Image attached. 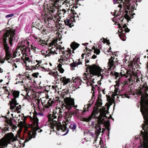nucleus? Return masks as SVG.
<instances>
[{"mask_svg":"<svg viewBox=\"0 0 148 148\" xmlns=\"http://www.w3.org/2000/svg\"><path fill=\"white\" fill-rule=\"evenodd\" d=\"M49 74L50 75H52V76H54L55 78L57 77V75H58L57 72H52L51 71V72H49Z\"/></svg>","mask_w":148,"mask_h":148,"instance_id":"37","label":"nucleus"},{"mask_svg":"<svg viewBox=\"0 0 148 148\" xmlns=\"http://www.w3.org/2000/svg\"><path fill=\"white\" fill-rule=\"evenodd\" d=\"M11 115L12 116V117H14L13 116V114H11Z\"/></svg>","mask_w":148,"mask_h":148,"instance_id":"61","label":"nucleus"},{"mask_svg":"<svg viewBox=\"0 0 148 148\" xmlns=\"http://www.w3.org/2000/svg\"><path fill=\"white\" fill-rule=\"evenodd\" d=\"M14 16V14H10V17H11Z\"/></svg>","mask_w":148,"mask_h":148,"instance_id":"55","label":"nucleus"},{"mask_svg":"<svg viewBox=\"0 0 148 148\" xmlns=\"http://www.w3.org/2000/svg\"><path fill=\"white\" fill-rule=\"evenodd\" d=\"M57 45V44L54 41H52L51 43H49L48 45V46L52 47L51 51L50 52L47 53V51H46V53H44V51L42 50L41 51V53L43 56H45V57L46 56H50L52 53L53 54H54L55 53L57 54V53L56 52V51L55 50V47Z\"/></svg>","mask_w":148,"mask_h":148,"instance_id":"11","label":"nucleus"},{"mask_svg":"<svg viewBox=\"0 0 148 148\" xmlns=\"http://www.w3.org/2000/svg\"><path fill=\"white\" fill-rule=\"evenodd\" d=\"M102 92H103V93L104 94H105V93H104V90H102Z\"/></svg>","mask_w":148,"mask_h":148,"instance_id":"58","label":"nucleus"},{"mask_svg":"<svg viewBox=\"0 0 148 148\" xmlns=\"http://www.w3.org/2000/svg\"><path fill=\"white\" fill-rule=\"evenodd\" d=\"M111 48L110 47V48H109V49L108 50V53L110 52H111Z\"/></svg>","mask_w":148,"mask_h":148,"instance_id":"50","label":"nucleus"},{"mask_svg":"<svg viewBox=\"0 0 148 148\" xmlns=\"http://www.w3.org/2000/svg\"><path fill=\"white\" fill-rule=\"evenodd\" d=\"M96 56L94 54L92 56V58L95 59L96 58Z\"/></svg>","mask_w":148,"mask_h":148,"instance_id":"48","label":"nucleus"},{"mask_svg":"<svg viewBox=\"0 0 148 148\" xmlns=\"http://www.w3.org/2000/svg\"><path fill=\"white\" fill-rule=\"evenodd\" d=\"M7 116L5 115L2 116V117L4 119V121L5 123L4 125V127L2 129V133H5L7 132V131L9 130V119L8 117Z\"/></svg>","mask_w":148,"mask_h":148,"instance_id":"17","label":"nucleus"},{"mask_svg":"<svg viewBox=\"0 0 148 148\" xmlns=\"http://www.w3.org/2000/svg\"><path fill=\"white\" fill-rule=\"evenodd\" d=\"M26 119V118L25 117H22V120H23V122H24L25 121Z\"/></svg>","mask_w":148,"mask_h":148,"instance_id":"47","label":"nucleus"},{"mask_svg":"<svg viewBox=\"0 0 148 148\" xmlns=\"http://www.w3.org/2000/svg\"><path fill=\"white\" fill-rule=\"evenodd\" d=\"M36 62L38 63L35 66H32L33 68L34 69H38L40 71H48V70H49V69H46L44 67L40 66L39 64H41L42 62L41 60H36Z\"/></svg>","mask_w":148,"mask_h":148,"instance_id":"20","label":"nucleus"},{"mask_svg":"<svg viewBox=\"0 0 148 148\" xmlns=\"http://www.w3.org/2000/svg\"><path fill=\"white\" fill-rule=\"evenodd\" d=\"M114 86L115 87V90L114 92V96H116L118 95V93H119L120 91L119 88V82H116V85H114Z\"/></svg>","mask_w":148,"mask_h":148,"instance_id":"26","label":"nucleus"},{"mask_svg":"<svg viewBox=\"0 0 148 148\" xmlns=\"http://www.w3.org/2000/svg\"><path fill=\"white\" fill-rule=\"evenodd\" d=\"M3 72V70L1 68L0 69V72L2 73Z\"/></svg>","mask_w":148,"mask_h":148,"instance_id":"56","label":"nucleus"},{"mask_svg":"<svg viewBox=\"0 0 148 148\" xmlns=\"http://www.w3.org/2000/svg\"><path fill=\"white\" fill-rule=\"evenodd\" d=\"M88 43H85V44H83V45H85V46H86V44H88Z\"/></svg>","mask_w":148,"mask_h":148,"instance_id":"59","label":"nucleus"},{"mask_svg":"<svg viewBox=\"0 0 148 148\" xmlns=\"http://www.w3.org/2000/svg\"><path fill=\"white\" fill-rule=\"evenodd\" d=\"M20 92L19 91L12 90L10 91V105L11 103L12 106H15L16 104L17 99L19 98Z\"/></svg>","mask_w":148,"mask_h":148,"instance_id":"10","label":"nucleus"},{"mask_svg":"<svg viewBox=\"0 0 148 148\" xmlns=\"http://www.w3.org/2000/svg\"><path fill=\"white\" fill-rule=\"evenodd\" d=\"M69 79H66L65 77H63L61 78L60 80L62 81L64 85L67 84L69 81Z\"/></svg>","mask_w":148,"mask_h":148,"instance_id":"30","label":"nucleus"},{"mask_svg":"<svg viewBox=\"0 0 148 148\" xmlns=\"http://www.w3.org/2000/svg\"><path fill=\"white\" fill-rule=\"evenodd\" d=\"M15 29H12L10 27V45H12L14 42L15 35Z\"/></svg>","mask_w":148,"mask_h":148,"instance_id":"21","label":"nucleus"},{"mask_svg":"<svg viewBox=\"0 0 148 148\" xmlns=\"http://www.w3.org/2000/svg\"><path fill=\"white\" fill-rule=\"evenodd\" d=\"M90 108V105H89L88 104H87L84 106V107L83 108L84 110H80L82 112H85L88 111L89 109Z\"/></svg>","mask_w":148,"mask_h":148,"instance_id":"34","label":"nucleus"},{"mask_svg":"<svg viewBox=\"0 0 148 148\" xmlns=\"http://www.w3.org/2000/svg\"><path fill=\"white\" fill-rule=\"evenodd\" d=\"M58 117V114H50L48 115V122L47 124V125L51 128V132L53 131L56 132V131H58L61 130L64 131L66 130L65 126H63L60 123L58 122V119L57 117Z\"/></svg>","mask_w":148,"mask_h":148,"instance_id":"6","label":"nucleus"},{"mask_svg":"<svg viewBox=\"0 0 148 148\" xmlns=\"http://www.w3.org/2000/svg\"><path fill=\"white\" fill-rule=\"evenodd\" d=\"M85 54H86V53H85V54L83 53L82 55V58H84V56L85 55Z\"/></svg>","mask_w":148,"mask_h":148,"instance_id":"54","label":"nucleus"},{"mask_svg":"<svg viewBox=\"0 0 148 148\" xmlns=\"http://www.w3.org/2000/svg\"><path fill=\"white\" fill-rule=\"evenodd\" d=\"M23 83V81H22V82H20V81H18L16 83V84H19V83Z\"/></svg>","mask_w":148,"mask_h":148,"instance_id":"53","label":"nucleus"},{"mask_svg":"<svg viewBox=\"0 0 148 148\" xmlns=\"http://www.w3.org/2000/svg\"><path fill=\"white\" fill-rule=\"evenodd\" d=\"M61 64H59L58 66V70L61 73H62L64 71V69L61 67Z\"/></svg>","mask_w":148,"mask_h":148,"instance_id":"38","label":"nucleus"},{"mask_svg":"<svg viewBox=\"0 0 148 148\" xmlns=\"http://www.w3.org/2000/svg\"><path fill=\"white\" fill-rule=\"evenodd\" d=\"M126 72H122V71L121 70V72L120 73L121 76H125L126 78H128L129 79H130V80L132 82H135L136 81V82H140L139 79L137 77H135V78L134 79H133V78H132V75L131 74V72L130 71H128L127 70H125Z\"/></svg>","mask_w":148,"mask_h":148,"instance_id":"16","label":"nucleus"},{"mask_svg":"<svg viewBox=\"0 0 148 148\" xmlns=\"http://www.w3.org/2000/svg\"><path fill=\"white\" fill-rule=\"evenodd\" d=\"M38 41L40 42V45L42 46H45L46 45H47L48 44L45 40L39 39Z\"/></svg>","mask_w":148,"mask_h":148,"instance_id":"33","label":"nucleus"},{"mask_svg":"<svg viewBox=\"0 0 148 148\" xmlns=\"http://www.w3.org/2000/svg\"><path fill=\"white\" fill-rule=\"evenodd\" d=\"M68 130H67V132H66V134H67V133H68Z\"/></svg>","mask_w":148,"mask_h":148,"instance_id":"63","label":"nucleus"},{"mask_svg":"<svg viewBox=\"0 0 148 148\" xmlns=\"http://www.w3.org/2000/svg\"><path fill=\"white\" fill-rule=\"evenodd\" d=\"M17 0H10V2L12 3H14Z\"/></svg>","mask_w":148,"mask_h":148,"instance_id":"46","label":"nucleus"},{"mask_svg":"<svg viewBox=\"0 0 148 148\" xmlns=\"http://www.w3.org/2000/svg\"><path fill=\"white\" fill-rule=\"evenodd\" d=\"M7 114L8 115L9 114V111H8V112L7 113Z\"/></svg>","mask_w":148,"mask_h":148,"instance_id":"60","label":"nucleus"},{"mask_svg":"<svg viewBox=\"0 0 148 148\" xmlns=\"http://www.w3.org/2000/svg\"><path fill=\"white\" fill-rule=\"evenodd\" d=\"M81 62H77L76 64H78V65H79V64H81Z\"/></svg>","mask_w":148,"mask_h":148,"instance_id":"51","label":"nucleus"},{"mask_svg":"<svg viewBox=\"0 0 148 148\" xmlns=\"http://www.w3.org/2000/svg\"><path fill=\"white\" fill-rule=\"evenodd\" d=\"M21 53L19 49H16L15 53H14L13 55L10 54V66L12 70H15V68H16L18 66L20 62H18L17 59L14 58L17 56H20Z\"/></svg>","mask_w":148,"mask_h":148,"instance_id":"9","label":"nucleus"},{"mask_svg":"<svg viewBox=\"0 0 148 148\" xmlns=\"http://www.w3.org/2000/svg\"><path fill=\"white\" fill-rule=\"evenodd\" d=\"M75 12L73 11L72 12L71 14L72 15L71 16V17H68L66 18L65 20H64V23L65 24L69 27H71L72 26H73V23L75 22V18L76 17V16L77 15V14L76 13H75Z\"/></svg>","mask_w":148,"mask_h":148,"instance_id":"15","label":"nucleus"},{"mask_svg":"<svg viewBox=\"0 0 148 148\" xmlns=\"http://www.w3.org/2000/svg\"><path fill=\"white\" fill-rule=\"evenodd\" d=\"M24 60L25 63L27 64V62H28L32 66V65H34L33 63H35V60L33 61L32 56L29 57L27 55H25L24 58L23 59Z\"/></svg>","mask_w":148,"mask_h":148,"instance_id":"22","label":"nucleus"},{"mask_svg":"<svg viewBox=\"0 0 148 148\" xmlns=\"http://www.w3.org/2000/svg\"><path fill=\"white\" fill-rule=\"evenodd\" d=\"M79 110L77 109H76V110L73 111L71 110L70 111V113H69L66 114V116L67 117L70 118L72 116L73 114L78 115L79 114L78 112Z\"/></svg>","mask_w":148,"mask_h":148,"instance_id":"25","label":"nucleus"},{"mask_svg":"<svg viewBox=\"0 0 148 148\" xmlns=\"http://www.w3.org/2000/svg\"><path fill=\"white\" fill-rule=\"evenodd\" d=\"M90 54L89 52H88L86 54V55H87L88 57L89 56Z\"/></svg>","mask_w":148,"mask_h":148,"instance_id":"52","label":"nucleus"},{"mask_svg":"<svg viewBox=\"0 0 148 148\" xmlns=\"http://www.w3.org/2000/svg\"><path fill=\"white\" fill-rule=\"evenodd\" d=\"M18 104V103H17L16 101V104H15V106H12L11 105V103H10V109L12 110L13 111H18L19 110H20L21 108V106L19 105L18 106H16Z\"/></svg>","mask_w":148,"mask_h":148,"instance_id":"23","label":"nucleus"},{"mask_svg":"<svg viewBox=\"0 0 148 148\" xmlns=\"http://www.w3.org/2000/svg\"><path fill=\"white\" fill-rule=\"evenodd\" d=\"M94 53H96L97 54H99L100 53V51L99 49H95L94 50Z\"/></svg>","mask_w":148,"mask_h":148,"instance_id":"43","label":"nucleus"},{"mask_svg":"<svg viewBox=\"0 0 148 148\" xmlns=\"http://www.w3.org/2000/svg\"><path fill=\"white\" fill-rule=\"evenodd\" d=\"M22 48L21 49H20L19 50L20 51L21 54L22 55L23 59L24 58L25 55H27V54H25V49H22Z\"/></svg>","mask_w":148,"mask_h":148,"instance_id":"35","label":"nucleus"},{"mask_svg":"<svg viewBox=\"0 0 148 148\" xmlns=\"http://www.w3.org/2000/svg\"><path fill=\"white\" fill-rule=\"evenodd\" d=\"M113 59H114V57H113L112 56L111 58L109 59L106 69L105 68L104 69H102L100 68H97L95 65L89 66L88 68L90 73V75L91 77L94 75H97L98 77H101L100 81L98 82V84H101L100 81L102 79L105 78L109 75H114L116 77H118L121 75L120 73L119 74L118 73L114 72L112 71V70H114L117 64V62H115Z\"/></svg>","mask_w":148,"mask_h":148,"instance_id":"3","label":"nucleus"},{"mask_svg":"<svg viewBox=\"0 0 148 148\" xmlns=\"http://www.w3.org/2000/svg\"><path fill=\"white\" fill-rule=\"evenodd\" d=\"M64 101L65 103V107L69 111L72 110V108H74L75 110L77 107V105H74V101L73 99H69L68 98H66L64 99Z\"/></svg>","mask_w":148,"mask_h":148,"instance_id":"12","label":"nucleus"},{"mask_svg":"<svg viewBox=\"0 0 148 148\" xmlns=\"http://www.w3.org/2000/svg\"><path fill=\"white\" fill-rule=\"evenodd\" d=\"M3 88L4 89V90H5V91L6 92V94H7V92H8V96H7V98H9V90L7 89V87H3Z\"/></svg>","mask_w":148,"mask_h":148,"instance_id":"42","label":"nucleus"},{"mask_svg":"<svg viewBox=\"0 0 148 148\" xmlns=\"http://www.w3.org/2000/svg\"><path fill=\"white\" fill-rule=\"evenodd\" d=\"M12 133H10V147H13V146H14L13 144H14V148H17L16 145H15L16 143V139L14 138V139H13L12 140V139L11 138V136H12Z\"/></svg>","mask_w":148,"mask_h":148,"instance_id":"24","label":"nucleus"},{"mask_svg":"<svg viewBox=\"0 0 148 148\" xmlns=\"http://www.w3.org/2000/svg\"><path fill=\"white\" fill-rule=\"evenodd\" d=\"M96 105L97 108H94L91 115L88 118H84L83 119L84 121L86 122H88L92 118L96 119L98 120L99 123L106 125L107 128V130L109 131L110 122L108 121H106L105 120V119L107 117L106 114L108 113V111L106 110V108L104 107H102L100 109L98 108L102 105L101 100L100 99L98 98L97 99Z\"/></svg>","mask_w":148,"mask_h":148,"instance_id":"4","label":"nucleus"},{"mask_svg":"<svg viewBox=\"0 0 148 148\" xmlns=\"http://www.w3.org/2000/svg\"><path fill=\"white\" fill-rule=\"evenodd\" d=\"M32 49H34V47H32Z\"/></svg>","mask_w":148,"mask_h":148,"instance_id":"64","label":"nucleus"},{"mask_svg":"<svg viewBox=\"0 0 148 148\" xmlns=\"http://www.w3.org/2000/svg\"><path fill=\"white\" fill-rule=\"evenodd\" d=\"M41 31L42 33L44 34H47L49 32V31L51 30L50 29H49V28L47 27H46V28H41Z\"/></svg>","mask_w":148,"mask_h":148,"instance_id":"31","label":"nucleus"},{"mask_svg":"<svg viewBox=\"0 0 148 148\" xmlns=\"http://www.w3.org/2000/svg\"><path fill=\"white\" fill-rule=\"evenodd\" d=\"M9 144V133H8L0 139V148H5Z\"/></svg>","mask_w":148,"mask_h":148,"instance_id":"14","label":"nucleus"},{"mask_svg":"<svg viewBox=\"0 0 148 148\" xmlns=\"http://www.w3.org/2000/svg\"><path fill=\"white\" fill-rule=\"evenodd\" d=\"M93 126L95 129V134H93L90 131H88L86 133L85 132L84 133H86L88 135L91 136L92 137H96L97 138L101 131V127H100V124L99 123H95L93 124Z\"/></svg>","mask_w":148,"mask_h":148,"instance_id":"13","label":"nucleus"},{"mask_svg":"<svg viewBox=\"0 0 148 148\" xmlns=\"http://www.w3.org/2000/svg\"><path fill=\"white\" fill-rule=\"evenodd\" d=\"M21 129L20 128H19L18 130L16 131V132L18 135H19L20 134L21 131Z\"/></svg>","mask_w":148,"mask_h":148,"instance_id":"44","label":"nucleus"},{"mask_svg":"<svg viewBox=\"0 0 148 148\" xmlns=\"http://www.w3.org/2000/svg\"><path fill=\"white\" fill-rule=\"evenodd\" d=\"M55 101L53 100L49 99L48 100H46L42 102V104L43 107L47 108H48L50 107L53 106Z\"/></svg>","mask_w":148,"mask_h":148,"instance_id":"19","label":"nucleus"},{"mask_svg":"<svg viewBox=\"0 0 148 148\" xmlns=\"http://www.w3.org/2000/svg\"><path fill=\"white\" fill-rule=\"evenodd\" d=\"M53 3L47 4L46 8L44 5L43 13L41 14L44 21L47 23L49 27H53L54 24L58 23L60 19L64 18L68 14H71L74 11L72 9H59L62 5H64L68 6L70 5L71 0H54Z\"/></svg>","mask_w":148,"mask_h":148,"instance_id":"2","label":"nucleus"},{"mask_svg":"<svg viewBox=\"0 0 148 148\" xmlns=\"http://www.w3.org/2000/svg\"><path fill=\"white\" fill-rule=\"evenodd\" d=\"M9 30H8L3 35V41L4 48L5 50L6 54L4 58L3 59L0 57V63H3L4 61L6 60L9 62Z\"/></svg>","mask_w":148,"mask_h":148,"instance_id":"7","label":"nucleus"},{"mask_svg":"<svg viewBox=\"0 0 148 148\" xmlns=\"http://www.w3.org/2000/svg\"><path fill=\"white\" fill-rule=\"evenodd\" d=\"M44 116V114L41 112H38L36 115H34L33 117H30L31 120V124L32 126L33 129V131L25 130L24 131V137L25 138V140L22 143H20V146L23 147L25 146V143L28 142L32 138L35 137L37 132H41L42 130L40 129L38 127V120L40 117H42Z\"/></svg>","mask_w":148,"mask_h":148,"instance_id":"5","label":"nucleus"},{"mask_svg":"<svg viewBox=\"0 0 148 148\" xmlns=\"http://www.w3.org/2000/svg\"><path fill=\"white\" fill-rule=\"evenodd\" d=\"M70 65L71 67V69L72 70H73L74 69V68L76 67L77 66L76 63H73L70 64Z\"/></svg>","mask_w":148,"mask_h":148,"instance_id":"40","label":"nucleus"},{"mask_svg":"<svg viewBox=\"0 0 148 148\" xmlns=\"http://www.w3.org/2000/svg\"><path fill=\"white\" fill-rule=\"evenodd\" d=\"M84 74L85 76L82 78H83V80H84V81H83L84 82V83H85L86 82V81L88 80L90 77V76L88 74H87L86 73H84Z\"/></svg>","mask_w":148,"mask_h":148,"instance_id":"36","label":"nucleus"},{"mask_svg":"<svg viewBox=\"0 0 148 148\" xmlns=\"http://www.w3.org/2000/svg\"><path fill=\"white\" fill-rule=\"evenodd\" d=\"M6 17H9V14L7 15L6 16Z\"/></svg>","mask_w":148,"mask_h":148,"instance_id":"57","label":"nucleus"},{"mask_svg":"<svg viewBox=\"0 0 148 148\" xmlns=\"http://www.w3.org/2000/svg\"><path fill=\"white\" fill-rule=\"evenodd\" d=\"M72 80L73 81V86H75V88L76 89L79 88V86L81 85L82 82H84L82 79H81L78 77H73Z\"/></svg>","mask_w":148,"mask_h":148,"instance_id":"18","label":"nucleus"},{"mask_svg":"<svg viewBox=\"0 0 148 148\" xmlns=\"http://www.w3.org/2000/svg\"><path fill=\"white\" fill-rule=\"evenodd\" d=\"M10 129H12V130L13 132H14L15 131L16 129L17 128L16 126L13 124V122L12 121L11 118H10Z\"/></svg>","mask_w":148,"mask_h":148,"instance_id":"28","label":"nucleus"},{"mask_svg":"<svg viewBox=\"0 0 148 148\" xmlns=\"http://www.w3.org/2000/svg\"><path fill=\"white\" fill-rule=\"evenodd\" d=\"M142 0H113L114 4L118 3L120 4L118 6L119 11L116 13V11L114 13H111L114 17L113 18L112 21L115 22V24L118 25L119 29V32L121 33L119 35L121 39L123 41L126 40V37L124 35V32H128L130 29H129L126 24L121 25V23L123 21L124 19L123 17L126 19L130 18L131 14L133 12V10L137 6V2H140Z\"/></svg>","mask_w":148,"mask_h":148,"instance_id":"1","label":"nucleus"},{"mask_svg":"<svg viewBox=\"0 0 148 148\" xmlns=\"http://www.w3.org/2000/svg\"><path fill=\"white\" fill-rule=\"evenodd\" d=\"M89 62V61H88V60H87V61H86V62H87V63H88V62Z\"/></svg>","mask_w":148,"mask_h":148,"instance_id":"62","label":"nucleus"},{"mask_svg":"<svg viewBox=\"0 0 148 148\" xmlns=\"http://www.w3.org/2000/svg\"><path fill=\"white\" fill-rule=\"evenodd\" d=\"M33 75H34L33 76L34 77H37L38 76H37V74L34 73V74H33Z\"/></svg>","mask_w":148,"mask_h":148,"instance_id":"49","label":"nucleus"},{"mask_svg":"<svg viewBox=\"0 0 148 148\" xmlns=\"http://www.w3.org/2000/svg\"><path fill=\"white\" fill-rule=\"evenodd\" d=\"M25 40L22 41H21V44L20 45V47H21L23 49H25V48H24L25 45Z\"/></svg>","mask_w":148,"mask_h":148,"instance_id":"41","label":"nucleus"},{"mask_svg":"<svg viewBox=\"0 0 148 148\" xmlns=\"http://www.w3.org/2000/svg\"><path fill=\"white\" fill-rule=\"evenodd\" d=\"M25 45L24 48L25 49H26L29 46V42L27 40H25Z\"/></svg>","mask_w":148,"mask_h":148,"instance_id":"39","label":"nucleus"},{"mask_svg":"<svg viewBox=\"0 0 148 148\" xmlns=\"http://www.w3.org/2000/svg\"><path fill=\"white\" fill-rule=\"evenodd\" d=\"M79 46V44L75 42H73L71 45V48L73 49V52L74 53V50L77 48Z\"/></svg>","mask_w":148,"mask_h":148,"instance_id":"29","label":"nucleus"},{"mask_svg":"<svg viewBox=\"0 0 148 148\" xmlns=\"http://www.w3.org/2000/svg\"><path fill=\"white\" fill-rule=\"evenodd\" d=\"M69 128L73 130V131L75 130L76 127L77 125L76 123L74 122H72L71 123L70 125H69Z\"/></svg>","mask_w":148,"mask_h":148,"instance_id":"32","label":"nucleus"},{"mask_svg":"<svg viewBox=\"0 0 148 148\" xmlns=\"http://www.w3.org/2000/svg\"><path fill=\"white\" fill-rule=\"evenodd\" d=\"M100 41L103 42V44H105L106 42L105 39L104 38L101 39Z\"/></svg>","mask_w":148,"mask_h":148,"instance_id":"45","label":"nucleus"},{"mask_svg":"<svg viewBox=\"0 0 148 148\" xmlns=\"http://www.w3.org/2000/svg\"><path fill=\"white\" fill-rule=\"evenodd\" d=\"M95 89V88L93 87H92V90L93 91V95L92 96V98L91 99L88 101L89 103H88L89 105H90V107L94 103V101L95 99V95L94 94V90Z\"/></svg>","mask_w":148,"mask_h":148,"instance_id":"27","label":"nucleus"},{"mask_svg":"<svg viewBox=\"0 0 148 148\" xmlns=\"http://www.w3.org/2000/svg\"><path fill=\"white\" fill-rule=\"evenodd\" d=\"M64 47H62L61 46H58L55 47V50L56 52L59 51L60 53H62V55L60 56V58L58 60V62L60 63H62L66 61L70 62V54L71 53V50L68 49V50L64 52L62 50L63 49Z\"/></svg>","mask_w":148,"mask_h":148,"instance_id":"8","label":"nucleus"}]
</instances>
